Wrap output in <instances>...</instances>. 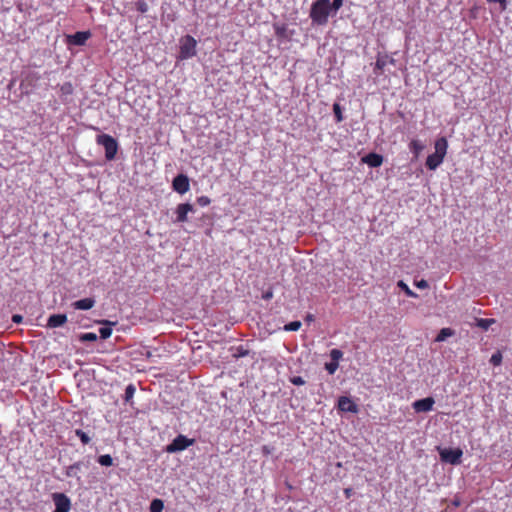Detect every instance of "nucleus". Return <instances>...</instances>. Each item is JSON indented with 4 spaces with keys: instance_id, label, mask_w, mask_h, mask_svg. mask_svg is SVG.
<instances>
[{
    "instance_id": "nucleus-1",
    "label": "nucleus",
    "mask_w": 512,
    "mask_h": 512,
    "mask_svg": "<svg viewBox=\"0 0 512 512\" xmlns=\"http://www.w3.org/2000/svg\"><path fill=\"white\" fill-rule=\"evenodd\" d=\"M333 11L330 0H316L310 9V18L316 25H326L330 13Z\"/></svg>"
},
{
    "instance_id": "nucleus-2",
    "label": "nucleus",
    "mask_w": 512,
    "mask_h": 512,
    "mask_svg": "<svg viewBox=\"0 0 512 512\" xmlns=\"http://www.w3.org/2000/svg\"><path fill=\"white\" fill-rule=\"evenodd\" d=\"M448 143L445 138H439L435 142V152L426 159V166L429 170H436L444 160L447 153Z\"/></svg>"
},
{
    "instance_id": "nucleus-3",
    "label": "nucleus",
    "mask_w": 512,
    "mask_h": 512,
    "mask_svg": "<svg viewBox=\"0 0 512 512\" xmlns=\"http://www.w3.org/2000/svg\"><path fill=\"white\" fill-rule=\"evenodd\" d=\"M97 144L104 147L105 158L111 161L115 158L118 151V143L115 138L108 134L98 135L96 138Z\"/></svg>"
},
{
    "instance_id": "nucleus-4",
    "label": "nucleus",
    "mask_w": 512,
    "mask_h": 512,
    "mask_svg": "<svg viewBox=\"0 0 512 512\" xmlns=\"http://www.w3.org/2000/svg\"><path fill=\"white\" fill-rule=\"evenodd\" d=\"M196 40L190 36L186 35L180 39V52L179 58L182 60L190 59L196 55Z\"/></svg>"
},
{
    "instance_id": "nucleus-5",
    "label": "nucleus",
    "mask_w": 512,
    "mask_h": 512,
    "mask_svg": "<svg viewBox=\"0 0 512 512\" xmlns=\"http://www.w3.org/2000/svg\"><path fill=\"white\" fill-rule=\"evenodd\" d=\"M195 440L186 437L185 435H178L173 441L166 446L165 451L167 453H177L187 449L194 444Z\"/></svg>"
},
{
    "instance_id": "nucleus-6",
    "label": "nucleus",
    "mask_w": 512,
    "mask_h": 512,
    "mask_svg": "<svg viewBox=\"0 0 512 512\" xmlns=\"http://www.w3.org/2000/svg\"><path fill=\"white\" fill-rule=\"evenodd\" d=\"M439 454L441 461L452 465H458L461 463L463 451L460 448H444L440 450Z\"/></svg>"
},
{
    "instance_id": "nucleus-7",
    "label": "nucleus",
    "mask_w": 512,
    "mask_h": 512,
    "mask_svg": "<svg viewBox=\"0 0 512 512\" xmlns=\"http://www.w3.org/2000/svg\"><path fill=\"white\" fill-rule=\"evenodd\" d=\"M52 500L55 505L54 512H69L71 509V500L64 493H53Z\"/></svg>"
},
{
    "instance_id": "nucleus-8",
    "label": "nucleus",
    "mask_w": 512,
    "mask_h": 512,
    "mask_svg": "<svg viewBox=\"0 0 512 512\" xmlns=\"http://www.w3.org/2000/svg\"><path fill=\"white\" fill-rule=\"evenodd\" d=\"M172 186L177 193L185 194L190 188L189 178L185 174H179L173 179Z\"/></svg>"
},
{
    "instance_id": "nucleus-9",
    "label": "nucleus",
    "mask_w": 512,
    "mask_h": 512,
    "mask_svg": "<svg viewBox=\"0 0 512 512\" xmlns=\"http://www.w3.org/2000/svg\"><path fill=\"white\" fill-rule=\"evenodd\" d=\"M388 64L395 65V59L387 54L379 53L374 68L375 74H382Z\"/></svg>"
},
{
    "instance_id": "nucleus-10",
    "label": "nucleus",
    "mask_w": 512,
    "mask_h": 512,
    "mask_svg": "<svg viewBox=\"0 0 512 512\" xmlns=\"http://www.w3.org/2000/svg\"><path fill=\"white\" fill-rule=\"evenodd\" d=\"M193 211H194V207L190 203L179 204L175 210V214H176L175 222H178V223L186 222L188 220V217H187L188 213L193 212Z\"/></svg>"
},
{
    "instance_id": "nucleus-11",
    "label": "nucleus",
    "mask_w": 512,
    "mask_h": 512,
    "mask_svg": "<svg viewBox=\"0 0 512 512\" xmlns=\"http://www.w3.org/2000/svg\"><path fill=\"white\" fill-rule=\"evenodd\" d=\"M434 403L435 401L432 397H427L414 401L412 406L417 413L429 412L432 410Z\"/></svg>"
},
{
    "instance_id": "nucleus-12",
    "label": "nucleus",
    "mask_w": 512,
    "mask_h": 512,
    "mask_svg": "<svg viewBox=\"0 0 512 512\" xmlns=\"http://www.w3.org/2000/svg\"><path fill=\"white\" fill-rule=\"evenodd\" d=\"M91 37L89 31H79L68 36V43L76 46H82Z\"/></svg>"
},
{
    "instance_id": "nucleus-13",
    "label": "nucleus",
    "mask_w": 512,
    "mask_h": 512,
    "mask_svg": "<svg viewBox=\"0 0 512 512\" xmlns=\"http://www.w3.org/2000/svg\"><path fill=\"white\" fill-rule=\"evenodd\" d=\"M338 408L343 412L357 413V405L348 397L341 396L338 400Z\"/></svg>"
},
{
    "instance_id": "nucleus-14",
    "label": "nucleus",
    "mask_w": 512,
    "mask_h": 512,
    "mask_svg": "<svg viewBox=\"0 0 512 512\" xmlns=\"http://www.w3.org/2000/svg\"><path fill=\"white\" fill-rule=\"evenodd\" d=\"M362 161L368 166L377 168L383 163V156L377 153H369L362 158Z\"/></svg>"
},
{
    "instance_id": "nucleus-15",
    "label": "nucleus",
    "mask_w": 512,
    "mask_h": 512,
    "mask_svg": "<svg viewBox=\"0 0 512 512\" xmlns=\"http://www.w3.org/2000/svg\"><path fill=\"white\" fill-rule=\"evenodd\" d=\"M67 322V316L65 314H53L48 318L47 326L49 328L61 327Z\"/></svg>"
},
{
    "instance_id": "nucleus-16",
    "label": "nucleus",
    "mask_w": 512,
    "mask_h": 512,
    "mask_svg": "<svg viewBox=\"0 0 512 512\" xmlns=\"http://www.w3.org/2000/svg\"><path fill=\"white\" fill-rule=\"evenodd\" d=\"M95 304V300L92 298H84L77 300L73 303V307L78 310H89Z\"/></svg>"
},
{
    "instance_id": "nucleus-17",
    "label": "nucleus",
    "mask_w": 512,
    "mask_h": 512,
    "mask_svg": "<svg viewBox=\"0 0 512 512\" xmlns=\"http://www.w3.org/2000/svg\"><path fill=\"white\" fill-rule=\"evenodd\" d=\"M83 466L82 462H76L66 468L65 475L70 478H76L77 480H80V477L78 475L79 471L81 470Z\"/></svg>"
},
{
    "instance_id": "nucleus-18",
    "label": "nucleus",
    "mask_w": 512,
    "mask_h": 512,
    "mask_svg": "<svg viewBox=\"0 0 512 512\" xmlns=\"http://www.w3.org/2000/svg\"><path fill=\"white\" fill-rule=\"evenodd\" d=\"M101 323L104 326L99 329V333H100V337L105 340L111 336V334H112L111 326L115 325V323L108 321V320H104Z\"/></svg>"
},
{
    "instance_id": "nucleus-19",
    "label": "nucleus",
    "mask_w": 512,
    "mask_h": 512,
    "mask_svg": "<svg viewBox=\"0 0 512 512\" xmlns=\"http://www.w3.org/2000/svg\"><path fill=\"white\" fill-rule=\"evenodd\" d=\"M494 323L495 319L493 318H476V326L485 331L488 330Z\"/></svg>"
},
{
    "instance_id": "nucleus-20",
    "label": "nucleus",
    "mask_w": 512,
    "mask_h": 512,
    "mask_svg": "<svg viewBox=\"0 0 512 512\" xmlns=\"http://www.w3.org/2000/svg\"><path fill=\"white\" fill-rule=\"evenodd\" d=\"M409 148H410L411 152L414 154V156L418 157L419 154L424 149V145L418 140H412L409 144Z\"/></svg>"
},
{
    "instance_id": "nucleus-21",
    "label": "nucleus",
    "mask_w": 512,
    "mask_h": 512,
    "mask_svg": "<svg viewBox=\"0 0 512 512\" xmlns=\"http://www.w3.org/2000/svg\"><path fill=\"white\" fill-rule=\"evenodd\" d=\"M453 334H454V331H453L451 328H442V329L439 331V333H438V335H437V337H436L435 341H436V342H443V341H445L448 337H451Z\"/></svg>"
},
{
    "instance_id": "nucleus-22",
    "label": "nucleus",
    "mask_w": 512,
    "mask_h": 512,
    "mask_svg": "<svg viewBox=\"0 0 512 512\" xmlns=\"http://www.w3.org/2000/svg\"><path fill=\"white\" fill-rule=\"evenodd\" d=\"M135 392H136V388L133 384L127 385V387L125 389V394H124L125 402L131 403V400L133 399Z\"/></svg>"
},
{
    "instance_id": "nucleus-23",
    "label": "nucleus",
    "mask_w": 512,
    "mask_h": 512,
    "mask_svg": "<svg viewBox=\"0 0 512 512\" xmlns=\"http://www.w3.org/2000/svg\"><path fill=\"white\" fill-rule=\"evenodd\" d=\"M164 503L161 499H153L150 503V512H162Z\"/></svg>"
},
{
    "instance_id": "nucleus-24",
    "label": "nucleus",
    "mask_w": 512,
    "mask_h": 512,
    "mask_svg": "<svg viewBox=\"0 0 512 512\" xmlns=\"http://www.w3.org/2000/svg\"><path fill=\"white\" fill-rule=\"evenodd\" d=\"M398 287L401 288L408 297H411V298L418 297V295L415 292H413L404 281L400 280L398 282Z\"/></svg>"
},
{
    "instance_id": "nucleus-25",
    "label": "nucleus",
    "mask_w": 512,
    "mask_h": 512,
    "mask_svg": "<svg viewBox=\"0 0 512 512\" xmlns=\"http://www.w3.org/2000/svg\"><path fill=\"white\" fill-rule=\"evenodd\" d=\"M98 463L102 466L109 467L113 465V458L109 454L101 455L98 457Z\"/></svg>"
},
{
    "instance_id": "nucleus-26",
    "label": "nucleus",
    "mask_w": 512,
    "mask_h": 512,
    "mask_svg": "<svg viewBox=\"0 0 512 512\" xmlns=\"http://www.w3.org/2000/svg\"><path fill=\"white\" fill-rule=\"evenodd\" d=\"M79 340L81 342H94L97 340V335L95 333H83L79 336Z\"/></svg>"
},
{
    "instance_id": "nucleus-27",
    "label": "nucleus",
    "mask_w": 512,
    "mask_h": 512,
    "mask_svg": "<svg viewBox=\"0 0 512 512\" xmlns=\"http://www.w3.org/2000/svg\"><path fill=\"white\" fill-rule=\"evenodd\" d=\"M302 326V323L300 321H292L284 326L285 331H298Z\"/></svg>"
},
{
    "instance_id": "nucleus-28",
    "label": "nucleus",
    "mask_w": 512,
    "mask_h": 512,
    "mask_svg": "<svg viewBox=\"0 0 512 512\" xmlns=\"http://www.w3.org/2000/svg\"><path fill=\"white\" fill-rule=\"evenodd\" d=\"M135 6L140 13H146L149 10V5L145 0H137Z\"/></svg>"
},
{
    "instance_id": "nucleus-29",
    "label": "nucleus",
    "mask_w": 512,
    "mask_h": 512,
    "mask_svg": "<svg viewBox=\"0 0 512 512\" xmlns=\"http://www.w3.org/2000/svg\"><path fill=\"white\" fill-rule=\"evenodd\" d=\"M502 359H503L502 353L500 351H497V352L492 354V356L490 358V362L494 366H499L502 363Z\"/></svg>"
},
{
    "instance_id": "nucleus-30",
    "label": "nucleus",
    "mask_w": 512,
    "mask_h": 512,
    "mask_svg": "<svg viewBox=\"0 0 512 512\" xmlns=\"http://www.w3.org/2000/svg\"><path fill=\"white\" fill-rule=\"evenodd\" d=\"M75 434H76L77 437L80 438L81 442L83 444H85V445L88 444L90 442V440H91L90 437L87 435V433H85L81 429L75 430Z\"/></svg>"
},
{
    "instance_id": "nucleus-31",
    "label": "nucleus",
    "mask_w": 512,
    "mask_h": 512,
    "mask_svg": "<svg viewBox=\"0 0 512 512\" xmlns=\"http://www.w3.org/2000/svg\"><path fill=\"white\" fill-rule=\"evenodd\" d=\"M60 91L62 95H71L73 93V86L70 82L61 85Z\"/></svg>"
},
{
    "instance_id": "nucleus-32",
    "label": "nucleus",
    "mask_w": 512,
    "mask_h": 512,
    "mask_svg": "<svg viewBox=\"0 0 512 512\" xmlns=\"http://www.w3.org/2000/svg\"><path fill=\"white\" fill-rule=\"evenodd\" d=\"M333 112H334L336 121L341 122L343 120V116H342L341 106L338 103H334Z\"/></svg>"
},
{
    "instance_id": "nucleus-33",
    "label": "nucleus",
    "mask_w": 512,
    "mask_h": 512,
    "mask_svg": "<svg viewBox=\"0 0 512 512\" xmlns=\"http://www.w3.org/2000/svg\"><path fill=\"white\" fill-rule=\"evenodd\" d=\"M339 367V364L338 362H335V361H331L329 363H326L325 364V369L328 371L329 374H334L336 372V370L338 369Z\"/></svg>"
},
{
    "instance_id": "nucleus-34",
    "label": "nucleus",
    "mask_w": 512,
    "mask_h": 512,
    "mask_svg": "<svg viewBox=\"0 0 512 512\" xmlns=\"http://www.w3.org/2000/svg\"><path fill=\"white\" fill-rule=\"evenodd\" d=\"M342 356H343V353L339 349H332L330 351L331 361L338 362L342 358Z\"/></svg>"
},
{
    "instance_id": "nucleus-35",
    "label": "nucleus",
    "mask_w": 512,
    "mask_h": 512,
    "mask_svg": "<svg viewBox=\"0 0 512 512\" xmlns=\"http://www.w3.org/2000/svg\"><path fill=\"white\" fill-rule=\"evenodd\" d=\"M211 202L210 198L207 197V196H200L197 198V203L202 206V207H205L207 205H209Z\"/></svg>"
},
{
    "instance_id": "nucleus-36",
    "label": "nucleus",
    "mask_w": 512,
    "mask_h": 512,
    "mask_svg": "<svg viewBox=\"0 0 512 512\" xmlns=\"http://www.w3.org/2000/svg\"><path fill=\"white\" fill-rule=\"evenodd\" d=\"M489 3H498L500 5V10L504 11L507 8L508 1L507 0H487Z\"/></svg>"
},
{
    "instance_id": "nucleus-37",
    "label": "nucleus",
    "mask_w": 512,
    "mask_h": 512,
    "mask_svg": "<svg viewBox=\"0 0 512 512\" xmlns=\"http://www.w3.org/2000/svg\"><path fill=\"white\" fill-rule=\"evenodd\" d=\"M343 0H333L331 3V7L333 8V12L337 13V11L342 7Z\"/></svg>"
},
{
    "instance_id": "nucleus-38",
    "label": "nucleus",
    "mask_w": 512,
    "mask_h": 512,
    "mask_svg": "<svg viewBox=\"0 0 512 512\" xmlns=\"http://www.w3.org/2000/svg\"><path fill=\"white\" fill-rule=\"evenodd\" d=\"M291 383L297 386H301L305 384V380L300 376H294L290 379Z\"/></svg>"
},
{
    "instance_id": "nucleus-39",
    "label": "nucleus",
    "mask_w": 512,
    "mask_h": 512,
    "mask_svg": "<svg viewBox=\"0 0 512 512\" xmlns=\"http://www.w3.org/2000/svg\"><path fill=\"white\" fill-rule=\"evenodd\" d=\"M416 286H417L418 288H420V289H425V288H427V287H428V283H427V281H426V280H423V279H422V280H420V281H417V282H416Z\"/></svg>"
},
{
    "instance_id": "nucleus-40",
    "label": "nucleus",
    "mask_w": 512,
    "mask_h": 512,
    "mask_svg": "<svg viewBox=\"0 0 512 512\" xmlns=\"http://www.w3.org/2000/svg\"><path fill=\"white\" fill-rule=\"evenodd\" d=\"M272 297H273V292H272V291H267V292H265V293L263 294V298H264L265 300H269V299H271Z\"/></svg>"
},
{
    "instance_id": "nucleus-41",
    "label": "nucleus",
    "mask_w": 512,
    "mask_h": 512,
    "mask_svg": "<svg viewBox=\"0 0 512 512\" xmlns=\"http://www.w3.org/2000/svg\"><path fill=\"white\" fill-rule=\"evenodd\" d=\"M22 319H23V318H22V316H21V315H18V314L13 315V317H12V320H13V322H15V323H20V322L22 321Z\"/></svg>"
},
{
    "instance_id": "nucleus-42",
    "label": "nucleus",
    "mask_w": 512,
    "mask_h": 512,
    "mask_svg": "<svg viewBox=\"0 0 512 512\" xmlns=\"http://www.w3.org/2000/svg\"><path fill=\"white\" fill-rule=\"evenodd\" d=\"M344 493H345L346 497L349 498L351 496L352 489L351 488H346L344 490Z\"/></svg>"
},
{
    "instance_id": "nucleus-43",
    "label": "nucleus",
    "mask_w": 512,
    "mask_h": 512,
    "mask_svg": "<svg viewBox=\"0 0 512 512\" xmlns=\"http://www.w3.org/2000/svg\"><path fill=\"white\" fill-rule=\"evenodd\" d=\"M306 319H307V321H312V320H313V316H312V315H308V316L306 317Z\"/></svg>"
},
{
    "instance_id": "nucleus-44",
    "label": "nucleus",
    "mask_w": 512,
    "mask_h": 512,
    "mask_svg": "<svg viewBox=\"0 0 512 512\" xmlns=\"http://www.w3.org/2000/svg\"><path fill=\"white\" fill-rule=\"evenodd\" d=\"M246 353H243V351H240L239 355L244 356Z\"/></svg>"
}]
</instances>
